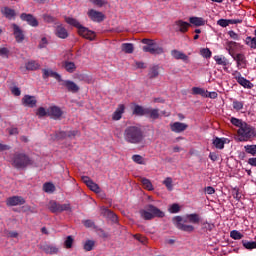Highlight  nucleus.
<instances>
[{
	"instance_id": "obj_1",
	"label": "nucleus",
	"mask_w": 256,
	"mask_h": 256,
	"mask_svg": "<svg viewBox=\"0 0 256 256\" xmlns=\"http://www.w3.org/2000/svg\"><path fill=\"white\" fill-rule=\"evenodd\" d=\"M124 140L132 145H140L145 141V130L140 124L127 126L124 130Z\"/></svg>"
},
{
	"instance_id": "obj_2",
	"label": "nucleus",
	"mask_w": 256,
	"mask_h": 256,
	"mask_svg": "<svg viewBox=\"0 0 256 256\" xmlns=\"http://www.w3.org/2000/svg\"><path fill=\"white\" fill-rule=\"evenodd\" d=\"M199 221L200 218L198 214H189L186 217L176 216L173 218L175 227H177L180 231H184L185 233H193V231H195V227L187 223L197 224Z\"/></svg>"
},
{
	"instance_id": "obj_3",
	"label": "nucleus",
	"mask_w": 256,
	"mask_h": 256,
	"mask_svg": "<svg viewBox=\"0 0 256 256\" xmlns=\"http://www.w3.org/2000/svg\"><path fill=\"white\" fill-rule=\"evenodd\" d=\"M65 21L66 23H68V25H72V27H76V29H78V35H80V37L88 39V41H95V38L97 37L95 32L81 25V23H79L77 19L72 17H66Z\"/></svg>"
},
{
	"instance_id": "obj_4",
	"label": "nucleus",
	"mask_w": 256,
	"mask_h": 256,
	"mask_svg": "<svg viewBox=\"0 0 256 256\" xmlns=\"http://www.w3.org/2000/svg\"><path fill=\"white\" fill-rule=\"evenodd\" d=\"M34 163L33 159L23 152L14 153L11 158V165L15 169H27Z\"/></svg>"
},
{
	"instance_id": "obj_5",
	"label": "nucleus",
	"mask_w": 256,
	"mask_h": 256,
	"mask_svg": "<svg viewBox=\"0 0 256 256\" xmlns=\"http://www.w3.org/2000/svg\"><path fill=\"white\" fill-rule=\"evenodd\" d=\"M140 215L145 221H151V219H155V217H165V212L152 204H148L145 206V209L140 210Z\"/></svg>"
},
{
	"instance_id": "obj_6",
	"label": "nucleus",
	"mask_w": 256,
	"mask_h": 256,
	"mask_svg": "<svg viewBox=\"0 0 256 256\" xmlns=\"http://www.w3.org/2000/svg\"><path fill=\"white\" fill-rule=\"evenodd\" d=\"M144 53H150L151 55H163L165 53V49L163 47L157 45V42L153 39L144 38L142 39Z\"/></svg>"
},
{
	"instance_id": "obj_7",
	"label": "nucleus",
	"mask_w": 256,
	"mask_h": 256,
	"mask_svg": "<svg viewBox=\"0 0 256 256\" xmlns=\"http://www.w3.org/2000/svg\"><path fill=\"white\" fill-rule=\"evenodd\" d=\"M253 137H256L255 128L247 124V122L238 129L239 141H249L250 139H253Z\"/></svg>"
},
{
	"instance_id": "obj_8",
	"label": "nucleus",
	"mask_w": 256,
	"mask_h": 256,
	"mask_svg": "<svg viewBox=\"0 0 256 256\" xmlns=\"http://www.w3.org/2000/svg\"><path fill=\"white\" fill-rule=\"evenodd\" d=\"M47 207L51 213L59 215V213H63V211H71V204H61L55 200L49 201Z\"/></svg>"
},
{
	"instance_id": "obj_9",
	"label": "nucleus",
	"mask_w": 256,
	"mask_h": 256,
	"mask_svg": "<svg viewBox=\"0 0 256 256\" xmlns=\"http://www.w3.org/2000/svg\"><path fill=\"white\" fill-rule=\"evenodd\" d=\"M87 15L91 21H94V23H102V21H105V14L95 9L88 10Z\"/></svg>"
},
{
	"instance_id": "obj_10",
	"label": "nucleus",
	"mask_w": 256,
	"mask_h": 256,
	"mask_svg": "<svg viewBox=\"0 0 256 256\" xmlns=\"http://www.w3.org/2000/svg\"><path fill=\"white\" fill-rule=\"evenodd\" d=\"M11 28L13 29V34L17 43H23V41H25V34H23V30L21 29V27L13 23L11 25Z\"/></svg>"
},
{
	"instance_id": "obj_11",
	"label": "nucleus",
	"mask_w": 256,
	"mask_h": 256,
	"mask_svg": "<svg viewBox=\"0 0 256 256\" xmlns=\"http://www.w3.org/2000/svg\"><path fill=\"white\" fill-rule=\"evenodd\" d=\"M48 117L59 120L63 117V110H61L59 106H51L48 108Z\"/></svg>"
},
{
	"instance_id": "obj_12",
	"label": "nucleus",
	"mask_w": 256,
	"mask_h": 256,
	"mask_svg": "<svg viewBox=\"0 0 256 256\" xmlns=\"http://www.w3.org/2000/svg\"><path fill=\"white\" fill-rule=\"evenodd\" d=\"M6 205L8 207H16L17 205H25V199L21 196H12L7 198Z\"/></svg>"
},
{
	"instance_id": "obj_13",
	"label": "nucleus",
	"mask_w": 256,
	"mask_h": 256,
	"mask_svg": "<svg viewBox=\"0 0 256 256\" xmlns=\"http://www.w3.org/2000/svg\"><path fill=\"white\" fill-rule=\"evenodd\" d=\"M39 249L46 253V255H57V253H59V248L51 244H41Z\"/></svg>"
},
{
	"instance_id": "obj_14",
	"label": "nucleus",
	"mask_w": 256,
	"mask_h": 256,
	"mask_svg": "<svg viewBox=\"0 0 256 256\" xmlns=\"http://www.w3.org/2000/svg\"><path fill=\"white\" fill-rule=\"evenodd\" d=\"M55 35L59 39H67V37H69V32L67 31V29L65 27H63V24L56 23Z\"/></svg>"
},
{
	"instance_id": "obj_15",
	"label": "nucleus",
	"mask_w": 256,
	"mask_h": 256,
	"mask_svg": "<svg viewBox=\"0 0 256 256\" xmlns=\"http://www.w3.org/2000/svg\"><path fill=\"white\" fill-rule=\"evenodd\" d=\"M22 105H24V107H29L30 109H33L37 107V98L35 96L25 95L22 98Z\"/></svg>"
},
{
	"instance_id": "obj_16",
	"label": "nucleus",
	"mask_w": 256,
	"mask_h": 256,
	"mask_svg": "<svg viewBox=\"0 0 256 256\" xmlns=\"http://www.w3.org/2000/svg\"><path fill=\"white\" fill-rule=\"evenodd\" d=\"M189 125L183 122H174L170 124V129L173 133H183V131H187Z\"/></svg>"
},
{
	"instance_id": "obj_17",
	"label": "nucleus",
	"mask_w": 256,
	"mask_h": 256,
	"mask_svg": "<svg viewBox=\"0 0 256 256\" xmlns=\"http://www.w3.org/2000/svg\"><path fill=\"white\" fill-rule=\"evenodd\" d=\"M61 85L65 87L70 93H79V86L71 80H62Z\"/></svg>"
},
{
	"instance_id": "obj_18",
	"label": "nucleus",
	"mask_w": 256,
	"mask_h": 256,
	"mask_svg": "<svg viewBox=\"0 0 256 256\" xmlns=\"http://www.w3.org/2000/svg\"><path fill=\"white\" fill-rule=\"evenodd\" d=\"M20 18L22 21H26L28 25H31V27L39 26V21L32 14L22 13Z\"/></svg>"
},
{
	"instance_id": "obj_19",
	"label": "nucleus",
	"mask_w": 256,
	"mask_h": 256,
	"mask_svg": "<svg viewBox=\"0 0 256 256\" xmlns=\"http://www.w3.org/2000/svg\"><path fill=\"white\" fill-rule=\"evenodd\" d=\"M42 73H43V79H49V77H53V79H56L57 81H59V83L63 81V79H61V75H59V73L51 69H43Z\"/></svg>"
},
{
	"instance_id": "obj_20",
	"label": "nucleus",
	"mask_w": 256,
	"mask_h": 256,
	"mask_svg": "<svg viewBox=\"0 0 256 256\" xmlns=\"http://www.w3.org/2000/svg\"><path fill=\"white\" fill-rule=\"evenodd\" d=\"M62 69H65L67 73H75V71H77V66L71 61L64 60L62 61Z\"/></svg>"
},
{
	"instance_id": "obj_21",
	"label": "nucleus",
	"mask_w": 256,
	"mask_h": 256,
	"mask_svg": "<svg viewBox=\"0 0 256 256\" xmlns=\"http://www.w3.org/2000/svg\"><path fill=\"white\" fill-rule=\"evenodd\" d=\"M79 134V131L73 130L69 132L60 131L56 133V139H67V137H76Z\"/></svg>"
},
{
	"instance_id": "obj_22",
	"label": "nucleus",
	"mask_w": 256,
	"mask_h": 256,
	"mask_svg": "<svg viewBox=\"0 0 256 256\" xmlns=\"http://www.w3.org/2000/svg\"><path fill=\"white\" fill-rule=\"evenodd\" d=\"M189 27H191V24L188 22H185L183 20L176 21V30L180 31L181 33H187Z\"/></svg>"
},
{
	"instance_id": "obj_23",
	"label": "nucleus",
	"mask_w": 256,
	"mask_h": 256,
	"mask_svg": "<svg viewBox=\"0 0 256 256\" xmlns=\"http://www.w3.org/2000/svg\"><path fill=\"white\" fill-rule=\"evenodd\" d=\"M123 113H125V105L120 104L112 115L113 121L121 120V117H123Z\"/></svg>"
},
{
	"instance_id": "obj_24",
	"label": "nucleus",
	"mask_w": 256,
	"mask_h": 256,
	"mask_svg": "<svg viewBox=\"0 0 256 256\" xmlns=\"http://www.w3.org/2000/svg\"><path fill=\"white\" fill-rule=\"evenodd\" d=\"M171 55L176 60L189 61V56H187L185 53L179 50H176V49L172 50Z\"/></svg>"
},
{
	"instance_id": "obj_25",
	"label": "nucleus",
	"mask_w": 256,
	"mask_h": 256,
	"mask_svg": "<svg viewBox=\"0 0 256 256\" xmlns=\"http://www.w3.org/2000/svg\"><path fill=\"white\" fill-rule=\"evenodd\" d=\"M146 113H147V108L141 105L134 106L133 115H136L137 117H145Z\"/></svg>"
},
{
	"instance_id": "obj_26",
	"label": "nucleus",
	"mask_w": 256,
	"mask_h": 256,
	"mask_svg": "<svg viewBox=\"0 0 256 256\" xmlns=\"http://www.w3.org/2000/svg\"><path fill=\"white\" fill-rule=\"evenodd\" d=\"M237 83L244 87L245 89H252L253 83L251 81L247 80L245 77L238 76L237 78Z\"/></svg>"
},
{
	"instance_id": "obj_27",
	"label": "nucleus",
	"mask_w": 256,
	"mask_h": 256,
	"mask_svg": "<svg viewBox=\"0 0 256 256\" xmlns=\"http://www.w3.org/2000/svg\"><path fill=\"white\" fill-rule=\"evenodd\" d=\"M148 77L149 79H157V77H159V65H154L149 68Z\"/></svg>"
},
{
	"instance_id": "obj_28",
	"label": "nucleus",
	"mask_w": 256,
	"mask_h": 256,
	"mask_svg": "<svg viewBox=\"0 0 256 256\" xmlns=\"http://www.w3.org/2000/svg\"><path fill=\"white\" fill-rule=\"evenodd\" d=\"M145 117H149V119L153 120L157 119L159 117V109L147 108Z\"/></svg>"
},
{
	"instance_id": "obj_29",
	"label": "nucleus",
	"mask_w": 256,
	"mask_h": 256,
	"mask_svg": "<svg viewBox=\"0 0 256 256\" xmlns=\"http://www.w3.org/2000/svg\"><path fill=\"white\" fill-rule=\"evenodd\" d=\"M255 37L248 36L245 39V43L250 49H256V30H254Z\"/></svg>"
},
{
	"instance_id": "obj_30",
	"label": "nucleus",
	"mask_w": 256,
	"mask_h": 256,
	"mask_svg": "<svg viewBox=\"0 0 256 256\" xmlns=\"http://www.w3.org/2000/svg\"><path fill=\"white\" fill-rule=\"evenodd\" d=\"M189 22L195 25V27H203V25H205V20L199 17H190Z\"/></svg>"
},
{
	"instance_id": "obj_31",
	"label": "nucleus",
	"mask_w": 256,
	"mask_h": 256,
	"mask_svg": "<svg viewBox=\"0 0 256 256\" xmlns=\"http://www.w3.org/2000/svg\"><path fill=\"white\" fill-rule=\"evenodd\" d=\"M227 51L229 53V55H231V57H233V55H235V51H237V42H233V41H229L227 42Z\"/></svg>"
},
{
	"instance_id": "obj_32",
	"label": "nucleus",
	"mask_w": 256,
	"mask_h": 256,
	"mask_svg": "<svg viewBox=\"0 0 256 256\" xmlns=\"http://www.w3.org/2000/svg\"><path fill=\"white\" fill-rule=\"evenodd\" d=\"M1 13L7 18V19H13L15 17V10L9 8V7H4L1 10Z\"/></svg>"
},
{
	"instance_id": "obj_33",
	"label": "nucleus",
	"mask_w": 256,
	"mask_h": 256,
	"mask_svg": "<svg viewBox=\"0 0 256 256\" xmlns=\"http://www.w3.org/2000/svg\"><path fill=\"white\" fill-rule=\"evenodd\" d=\"M40 67L41 65H39L35 60H31L28 63H26L27 71H37V69H39Z\"/></svg>"
},
{
	"instance_id": "obj_34",
	"label": "nucleus",
	"mask_w": 256,
	"mask_h": 256,
	"mask_svg": "<svg viewBox=\"0 0 256 256\" xmlns=\"http://www.w3.org/2000/svg\"><path fill=\"white\" fill-rule=\"evenodd\" d=\"M122 51L127 54L133 53L135 51V46L132 43H123L122 44Z\"/></svg>"
},
{
	"instance_id": "obj_35",
	"label": "nucleus",
	"mask_w": 256,
	"mask_h": 256,
	"mask_svg": "<svg viewBox=\"0 0 256 256\" xmlns=\"http://www.w3.org/2000/svg\"><path fill=\"white\" fill-rule=\"evenodd\" d=\"M192 93H193V95H201V97H207V95H208L207 90H205L203 88H199V87H193Z\"/></svg>"
},
{
	"instance_id": "obj_36",
	"label": "nucleus",
	"mask_w": 256,
	"mask_h": 256,
	"mask_svg": "<svg viewBox=\"0 0 256 256\" xmlns=\"http://www.w3.org/2000/svg\"><path fill=\"white\" fill-rule=\"evenodd\" d=\"M141 183L144 187V189H147V191H153V184L151 183V180L147 178H141Z\"/></svg>"
},
{
	"instance_id": "obj_37",
	"label": "nucleus",
	"mask_w": 256,
	"mask_h": 256,
	"mask_svg": "<svg viewBox=\"0 0 256 256\" xmlns=\"http://www.w3.org/2000/svg\"><path fill=\"white\" fill-rule=\"evenodd\" d=\"M230 123H232V125H234V127H238L239 129H241L246 122H243V120H241L239 118L231 117Z\"/></svg>"
},
{
	"instance_id": "obj_38",
	"label": "nucleus",
	"mask_w": 256,
	"mask_h": 256,
	"mask_svg": "<svg viewBox=\"0 0 256 256\" xmlns=\"http://www.w3.org/2000/svg\"><path fill=\"white\" fill-rule=\"evenodd\" d=\"M234 61H237L238 65H245V55L243 54H234L232 55Z\"/></svg>"
},
{
	"instance_id": "obj_39",
	"label": "nucleus",
	"mask_w": 256,
	"mask_h": 256,
	"mask_svg": "<svg viewBox=\"0 0 256 256\" xmlns=\"http://www.w3.org/2000/svg\"><path fill=\"white\" fill-rule=\"evenodd\" d=\"M213 145L216 147V149H223L225 147V141L223 139L216 137L213 140Z\"/></svg>"
},
{
	"instance_id": "obj_40",
	"label": "nucleus",
	"mask_w": 256,
	"mask_h": 256,
	"mask_svg": "<svg viewBox=\"0 0 256 256\" xmlns=\"http://www.w3.org/2000/svg\"><path fill=\"white\" fill-rule=\"evenodd\" d=\"M242 245H243V247H245V249H248V250L256 249L255 241L242 240Z\"/></svg>"
},
{
	"instance_id": "obj_41",
	"label": "nucleus",
	"mask_w": 256,
	"mask_h": 256,
	"mask_svg": "<svg viewBox=\"0 0 256 256\" xmlns=\"http://www.w3.org/2000/svg\"><path fill=\"white\" fill-rule=\"evenodd\" d=\"M43 189L45 193H53V191H55V185H53V183L46 182L43 185Z\"/></svg>"
},
{
	"instance_id": "obj_42",
	"label": "nucleus",
	"mask_w": 256,
	"mask_h": 256,
	"mask_svg": "<svg viewBox=\"0 0 256 256\" xmlns=\"http://www.w3.org/2000/svg\"><path fill=\"white\" fill-rule=\"evenodd\" d=\"M243 23L241 19H226L225 20V27H229V25H239Z\"/></svg>"
},
{
	"instance_id": "obj_43",
	"label": "nucleus",
	"mask_w": 256,
	"mask_h": 256,
	"mask_svg": "<svg viewBox=\"0 0 256 256\" xmlns=\"http://www.w3.org/2000/svg\"><path fill=\"white\" fill-rule=\"evenodd\" d=\"M245 152L249 155H256V145H246L244 146Z\"/></svg>"
},
{
	"instance_id": "obj_44",
	"label": "nucleus",
	"mask_w": 256,
	"mask_h": 256,
	"mask_svg": "<svg viewBox=\"0 0 256 256\" xmlns=\"http://www.w3.org/2000/svg\"><path fill=\"white\" fill-rule=\"evenodd\" d=\"M36 115L38 117H47L49 115V109H45L44 107H39L36 111Z\"/></svg>"
},
{
	"instance_id": "obj_45",
	"label": "nucleus",
	"mask_w": 256,
	"mask_h": 256,
	"mask_svg": "<svg viewBox=\"0 0 256 256\" xmlns=\"http://www.w3.org/2000/svg\"><path fill=\"white\" fill-rule=\"evenodd\" d=\"M163 185L168 189V191H173V179L171 177H167L163 181Z\"/></svg>"
},
{
	"instance_id": "obj_46",
	"label": "nucleus",
	"mask_w": 256,
	"mask_h": 256,
	"mask_svg": "<svg viewBox=\"0 0 256 256\" xmlns=\"http://www.w3.org/2000/svg\"><path fill=\"white\" fill-rule=\"evenodd\" d=\"M94 247H95V241H93V240H87L84 243V250L85 251H93Z\"/></svg>"
},
{
	"instance_id": "obj_47",
	"label": "nucleus",
	"mask_w": 256,
	"mask_h": 256,
	"mask_svg": "<svg viewBox=\"0 0 256 256\" xmlns=\"http://www.w3.org/2000/svg\"><path fill=\"white\" fill-rule=\"evenodd\" d=\"M214 225L210 223H203L201 227V232L202 233H207L208 231H213Z\"/></svg>"
},
{
	"instance_id": "obj_48",
	"label": "nucleus",
	"mask_w": 256,
	"mask_h": 256,
	"mask_svg": "<svg viewBox=\"0 0 256 256\" xmlns=\"http://www.w3.org/2000/svg\"><path fill=\"white\" fill-rule=\"evenodd\" d=\"M133 237L136 239V241H139V243H142V245H147V237L141 234H134Z\"/></svg>"
},
{
	"instance_id": "obj_49",
	"label": "nucleus",
	"mask_w": 256,
	"mask_h": 256,
	"mask_svg": "<svg viewBox=\"0 0 256 256\" xmlns=\"http://www.w3.org/2000/svg\"><path fill=\"white\" fill-rule=\"evenodd\" d=\"M43 19L46 23H55V25H57V23H59V22H57V18H55L49 14H45L43 16Z\"/></svg>"
},
{
	"instance_id": "obj_50",
	"label": "nucleus",
	"mask_w": 256,
	"mask_h": 256,
	"mask_svg": "<svg viewBox=\"0 0 256 256\" xmlns=\"http://www.w3.org/2000/svg\"><path fill=\"white\" fill-rule=\"evenodd\" d=\"M230 237L235 240L243 239V234L237 230H233L230 232Z\"/></svg>"
},
{
	"instance_id": "obj_51",
	"label": "nucleus",
	"mask_w": 256,
	"mask_h": 256,
	"mask_svg": "<svg viewBox=\"0 0 256 256\" xmlns=\"http://www.w3.org/2000/svg\"><path fill=\"white\" fill-rule=\"evenodd\" d=\"M232 107L233 109H235V111H241V109H243V102L234 100L232 103Z\"/></svg>"
},
{
	"instance_id": "obj_52",
	"label": "nucleus",
	"mask_w": 256,
	"mask_h": 256,
	"mask_svg": "<svg viewBox=\"0 0 256 256\" xmlns=\"http://www.w3.org/2000/svg\"><path fill=\"white\" fill-rule=\"evenodd\" d=\"M200 54L202 55V57H205V59H210L212 55L211 50H209V48H202L200 50Z\"/></svg>"
},
{
	"instance_id": "obj_53",
	"label": "nucleus",
	"mask_w": 256,
	"mask_h": 256,
	"mask_svg": "<svg viewBox=\"0 0 256 256\" xmlns=\"http://www.w3.org/2000/svg\"><path fill=\"white\" fill-rule=\"evenodd\" d=\"M87 187H89L91 191H94V193H99L101 191L99 185L93 181Z\"/></svg>"
},
{
	"instance_id": "obj_54",
	"label": "nucleus",
	"mask_w": 256,
	"mask_h": 256,
	"mask_svg": "<svg viewBox=\"0 0 256 256\" xmlns=\"http://www.w3.org/2000/svg\"><path fill=\"white\" fill-rule=\"evenodd\" d=\"M90 3H93V5H96V7H104V5H107V0H89Z\"/></svg>"
},
{
	"instance_id": "obj_55",
	"label": "nucleus",
	"mask_w": 256,
	"mask_h": 256,
	"mask_svg": "<svg viewBox=\"0 0 256 256\" xmlns=\"http://www.w3.org/2000/svg\"><path fill=\"white\" fill-rule=\"evenodd\" d=\"M73 241V236H67L64 242V246L66 247V249H71V247H73Z\"/></svg>"
},
{
	"instance_id": "obj_56",
	"label": "nucleus",
	"mask_w": 256,
	"mask_h": 256,
	"mask_svg": "<svg viewBox=\"0 0 256 256\" xmlns=\"http://www.w3.org/2000/svg\"><path fill=\"white\" fill-rule=\"evenodd\" d=\"M9 48H0V57H3L4 59H9Z\"/></svg>"
},
{
	"instance_id": "obj_57",
	"label": "nucleus",
	"mask_w": 256,
	"mask_h": 256,
	"mask_svg": "<svg viewBox=\"0 0 256 256\" xmlns=\"http://www.w3.org/2000/svg\"><path fill=\"white\" fill-rule=\"evenodd\" d=\"M179 211H181L179 204H172L169 208L170 213H179Z\"/></svg>"
},
{
	"instance_id": "obj_58",
	"label": "nucleus",
	"mask_w": 256,
	"mask_h": 256,
	"mask_svg": "<svg viewBox=\"0 0 256 256\" xmlns=\"http://www.w3.org/2000/svg\"><path fill=\"white\" fill-rule=\"evenodd\" d=\"M132 160L134 163H138V165H143V156L141 155H133Z\"/></svg>"
},
{
	"instance_id": "obj_59",
	"label": "nucleus",
	"mask_w": 256,
	"mask_h": 256,
	"mask_svg": "<svg viewBox=\"0 0 256 256\" xmlns=\"http://www.w3.org/2000/svg\"><path fill=\"white\" fill-rule=\"evenodd\" d=\"M228 35L230 39H233L234 41H239V34H237L235 31L233 30L228 31Z\"/></svg>"
},
{
	"instance_id": "obj_60",
	"label": "nucleus",
	"mask_w": 256,
	"mask_h": 256,
	"mask_svg": "<svg viewBox=\"0 0 256 256\" xmlns=\"http://www.w3.org/2000/svg\"><path fill=\"white\" fill-rule=\"evenodd\" d=\"M82 223H83L84 227L95 228V222H93L92 220H83Z\"/></svg>"
},
{
	"instance_id": "obj_61",
	"label": "nucleus",
	"mask_w": 256,
	"mask_h": 256,
	"mask_svg": "<svg viewBox=\"0 0 256 256\" xmlns=\"http://www.w3.org/2000/svg\"><path fill=\"white\" fill-rule=\"evenodd\" d=\"M49 45V42L47 41L46 37H43L39 43V49H45Z\"/></svg>"
},
{
	"instance_id": "obj_62",
	"label": "nucleus",
	"mask_w": 256,
	"mask_h": 256,
	"mask_svg": "<svg viewBox=\"0 0 256 256\" xmlns=\"http://www.w3.org/2000/svg\"><path fill=\"white\" fill-rule=\"evenodd\" d=\"M11 93L14 94L15 97H19L21 95V90L19 87H13Z\"/></svg>"
},
{
	"instance_id": "obj_63",
	"label": "nucleus",
	"mask_w": 256,
	"mask_h": 256,
	"mask_svg": "<svg viewBox=\"0 0 256 256\" xmlns=\"http://www.w3.org/2000/svg\"><path fill=\"white\" fill-rule=\"evenodd\" d=\"M24 211H29V213H37V209L31 207V206H24Z\"/></svg>"
},
{
	"instance_id": "obj_64",
	"label": "nucleus",
	"mask_w": 256,
	"mask_h": 256,
	"mask_svg": "<svg viewBox=\"0 0 256 256\" xmlns=\"http://www.w3.org/2000/svg\"><path fill=\"white\" fill-rule=\"evenodd\" d=\"M248 165H251L252 167H256V158H249Z\"/></svg>"
}]
</instances>
